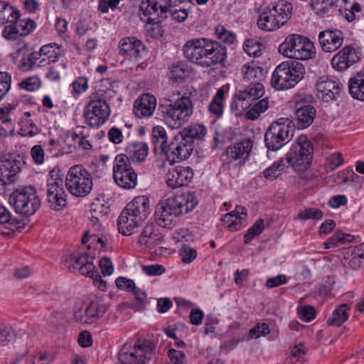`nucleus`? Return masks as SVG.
<instances>
[{"label": "nucleus", "mask_w": 364, "mask_h": 364, "mask_svg": "<svg viewBox=\"0 0 364 364\" xmlns=\"http://www.w3.org/2000/svg\"><path fill=\"white\" fill-rule=\"evenodd\" d=\"M183 53L189 62L204 68L220 64L227 58L225 46L205 38L186 41L183 47Z\"/></svg>", "instance_id": "nucleus-1"}, {"label": "nucleus", "mask_w": 364, "mask_h": 364, "mask_svg": "<svg viewBox=\"0 0 364 364\" xmlns=\"http://www.w3.org/2000/svg\"><path fill=\"white\" fill-rule=\"evenodd\" d=\"M198 200L194 193L186 192L160 200L154 218L158 225L165 228L175 226L176 218L192 211Z\"/></svg>", "instance_id": "nucleus-2"}, {"label": "nucleus", "mask_w": 364, "mask_h": 364, "mask_svg": "<svg viewBox=\"0 0 364 364\" xmlns=\"http://www.w3.org/2000/svg\"><path fill=\"white\" fill-rule=\"evenodd\" d=\"M116 95L112 89H102L88 96V102L83 110V117L89 127L98 128L109 119L111 114L109 103Z\"/></svg>", "instance_id": "nucleus-3"}, {"label": "nucleus", "mask_w": 364, "mask_h": 364, "mask_svg": "<svg viewBox=\"0 0 364 364\" xmlns=\"http://www.w3.org/2000/svg\"><path fill=\"white\" fill-rule=\"evenodd\" d=\"M173 95L178 98L175 101L168 100L167 103L160 104L159 109L166 125L172 129H177L190 120L194 108L190 97L181 95L180 91H176Z\"/></svg>", "instance_id": "nucleus-4"}, {"label": "nucleus", "mask_w": 364, "mask_h": 364, "mask_svg": "<svg viewBox=\"0 0 364 364\" xmlns=\"http://www.w3.org/2000/svg\"><path fill=\"white\" fill-rule=\"evenodd\" d=\"M95 255V252L65 255L62 262V267L70 271L78 270L81 274L92 278L95 285L99 289L105 291L107 288L106 282L102 279L100 272L92 262Z\"/></svg>", "instance_id": "nucleus-5"}, {"label": "nucleus", "mask_w": 364, "mask_h": 364, "mask_svg": "<svg viewBox=\"0 0 364 364\" xmlns=\"http://www.w3.org/2000/svg\"><path fill=\"white\" fill-rule=\"evenodd\" d=\"M304 66L296 61H284L277 66L272 75L271 85L277 90L294 87L305 75Z\"/></svg>", "instance_id": "nucleus-6"}, {"label": "nucleus", "mask_w": 364, "mask_h": 364, "mask_svg": "<svg viewBox=\"0 0 364 364\" xmlns=\"http://www.w3.org/2000/svg\"><path fill=\"white\" fill-rule=\"evenodd\" d=\"M282 55L299 60H307L315 57L316 51L314 43L299 34L288 35L278 48Z\"/></svg>", "instance_id": "nucleus-7"}, {"label": "nucleus", "mask_w": 364, "mask_h": 364, "mask_svg": "<svg viewBox=\"0 0 364 364\" xmlns=\"http://www.w3.org/2000/svg\"><path fill=\"white\" fill-rule=\"evenodd\" d=\"M156 346L149 340L138 341L134 346L121 348L116 364H146L155 358Z\"/></svg>", "instance_id": "nucleus-8"}, {"label": "nucleus", "mask_w": 364, "mask_h": 364, "mask_svg": "<svg viewBox=\"0 0 364 364\" xmlns=\"http://www.w3.org/2000/svg\"><path fill=\"white\" fill-rule=\"evenodd\" d=\"M64 183L68 191L78 198L88 196L93 186L91 174L82 165H75L69 168Z\"/></svg>", "instance_id": "nucleus-9"}, {"label": "nucleus", "mask_w": 364, "mask_h": 364, "mask_svg": "<svg viewBox=\"0 0 364 364\" xmlns=\"http://www.w3.org/2000/svg\"><path fill=\"white\" fill-rule=\"evenodd\" d=\"M15 211L23 216L33 215L41 206L36 188L31 186L16 189L9 197Z\"/></svg>", "instance_id": "nucleus-10"}, {"label": "nucleus", "mask_w": 364, "mask_h": 364, "mask_svg": "<svg viewBox=\"0 0 364 364\" xmlns=\"http://www.w3.org/2000/svg\"><path fill=\"white\" fill-rule=\"evenodd\" d=\"M313 159V146L306 135H300L287 154V162L296 171L309 168Z\"/></svg>", "instance_id": "nucleus-11"}, {"label": "nucleus", "mask_w": 364, "mask_h": 364, "mask_svg": "<svg viewBox=\"0 0 364 364\" xmlns=\"http://www.w3.org/2000/svg\"><path fill=\"white\" fill-rule=\"evenodd\" d=\"M264 95V87L259 82H251L244 89L236 91L230 105L231 110L235 114H242L251 107L253 102L259 100Z\"/></svg>", "instance_id": "nucleus-12"}, {"label": "nucleus", "mask_w": 364, "mask_h": 364, "mask_svg": "<svg viewBox=\"0 0 364 364\" xmlns=\"http://www.w3.org/2000/svg\"><path fill=\"white\" fill-rule=\"evenodd\" d=\"M113 178L117 186L124 189H132L137 185V174L127 155L117 154L115 156Z\"/></svg>", "instance_id": "nucleus-13"}, {"label": "nucleus", "mask_w": 364, "mask_h": 364, "mask_svg": "<svg viewBox=\"0 0 364 364\" xmlns=\"http://www.w3.org/2000/svg\"><path fill=\"white\" fill-rule=\"evenodd\" d=\"M291 123L288 118H280L271 124L264 136L265 144L269 150H279L290 140Z\"/></svg>", "instance_id": "nucleus-14"}, {"label": "nucleus", "mask_w": 364, "mask_h": 364, "mask_svg": "<svg viewBox=\"0 0 364 364\" xmlns=\"http://www.w3.org/2000/svg\"><path fill=\"white\" fill-rule=\"evenodd\" d=\"M62 177L50 172L47 179L46 201L49 207L55 210H60L67 205L68 195L64 188Z\"/></svg>", "instance_id": "nucleus-15"}, {"label": "nucleus", "mask_w": 364, "mask_h": 364, "mask_svg": "<svg viewBox=\"0 0 364 364\" xmlns=\"http://www.w3.org/2000/svg\"><path fill=\"white\" fill-rule=\"evenodd\" d=\"M22 161L14 155H6L0 160V195L7 193L9 187L16 181L22 168Z\"/></svg>", "instance_id": "nucleus-16"}, {"label": "nucleus", "mask_w": 364, "mask_h": 364, "mask_svg": "<svg viewBox=\"0 0 364 364\" xmlns=\"http://www.w3.org/2000/svg\"><path fill=\"white\" fill-rule=\"evenodd\" d=\"M252 146L253 141L250 139H245L228 146L220 157L223 167L230 169L234 164L244 163L248 159Z\"/></svg>", "instance_id": "nucleus-17"}, {"label": "nucleus", "mask_w": 364, "mask_h": 364, "mask_svg": "<svg viewBox=\"0 0 364 364\" xmlns=\"http://www.w3.org/2000/svg\"><path fill=\"white\" fill-rule=\"evenodd\" d=\"M194 147L195 144L191 142V139L186 138L179 132L169 144L166 159L171 162L186 160L192 154Z\"/></svg>", "instance_id": "nucleus-18"}, {"label": "nucleus", "mask_w": 364, "mask_h": 364, "mask_svg": "<svg viewBox=\"0 0 364 364\" xmlns=\"http://www.w3.org/2000/svg\"><path fill=\"white\" fill-rule=\"evenodd\" d=\"M360 55L358 48L351 45L346 46L332 58V67L338 72H344L360 61Z\"/></svg>", "instance_id": "nucleus-19"}, {"label": "nucleus", "mask_w": 364, "mask_h": 364, "mask_svg": "<svg viewBox=\"0 0 364 364\" xmlns=\"http://www.w3.org/2000/svg\"><path fill=\"white\" fill-rule=\"evenodd\" d=\"M119 53L131 60L139 61L147 53L144 43L135 36H128L122 38L118 44Z\"/></svg>", "instance_id": "nucleus-20"}, {"label": "nucleus", "mask_w": 364, "mask_h": 364, "mask_svg": "<svg viewBox=\"0 0 364 364\" xmlns=\"http://www.w3.org/2000/svg\"><path fill=\"white\" fill-rule=\"evenodd\" d=\"M36 27L34 20L31 18H21L20 16L4 26L2 31L3 36L7 40H16L19 36H26L32 33Z\"/></svg>", "instance_id": "nucleus-21"}, {"label": "nucleus", "mask_w": 364, "mask_h": 364, "mask_svg": "<svg viewBox=\"0 0 364 364\" xmlns=\"http://www.w3.org/2000/svg\"><path fill=\"white\" fill-rule=\"evenodd\" d=\"M194 173L190 166H178L168 171L165 175L166 185L175 189L188 186L193 180Z\"/></svg>", "instance_id": "nucleus-22"}, {"label": "nucleus", "mask_w": 364, "mask_h": 364, "mask_svg": "<svg viewBox=\"0 0 364 364\" xmlns=\"http://www.w3.org/2000/svg\"><path fill=\"white\" fill-rule=\"evenodd\" d=\"M107 308L103 304L97 302H90L85 307H80L74 311V319L76 322L82 324H92L95 323L105 314Z\"/></svg>", "instance_id": "nucleus-23"}, {"label": "nucleus", "mask_w": 364, "mask_h": 364, "mask_svg": "<svg viewBox=\"0 0 364 364\" xmlns=\"http://www.w3.org/2000/svg\"><path fill=\"white\" fill-rule=\"evenodd\" d=\"M318 97L323 102L336 100L341 95L342 85L328 77H321L316 84Z\"/></svg>", "instance_id": "nucleus-24"}, {"label": "nucleus", "mask_w": 364, "mask_h": 364, "mask_svg": "<svg viewBox=\"0 0 364 364\" xmlns=\"http://www.w3.org/2000/svg\"><path fill=\"white\" fill-rule=\"evenodd\" d=\"M247 212L246 208L237 205L234 210L225 214L222 220L230 232L240 230L246 225Z\"/></svg>", "instance_id": "nucleus-25"}, {"label": "nucleus", "mask_w": 364, "mask_h": 364, "mask_svg": "<svg viewBox=\"0 0 364 364\" xmlns=\"http://www.w3.org/2000/svg\"><path fill=\"white\" fill-rule=\"evenodd\" d=\"M156 104V98L153 95L142 94L134 102L133 112L136 117H149L153 115Z\"/></svg>", "instance_id": "nucleus-26"}, {"label": "nucleus", "mask_w": 364, "mask_h": 364, "mask_svg": "<svg viewBox=\"0 0 364 364\" xmlns=\"http://www.w3.org/2000/svg\"><path fill=\"white\" fill-rule=\"evenodd\" d=\"M318 41L322 50L333 52L343 43V36L339 30H326L319 33Z\"/></svg>", "instance_id": "nucleus-27"}, {"label": "nucleus", "mask_w": 364, "mask_h": 364, "mask_svg": "<svg viewBox=\"0 0 364 364\" xmlns=\"http://www.w3.org/2000/svg\"><path fill=\"white\" fill-rule=\"evenodd\" d=\"M163 240L162 235L155 230L153 225H147L144 228L138 240V244L144 250H151L160 245Z\"/></svg>", "instance_id": "nucleus-28"}, {"label": "nucleus", "mask_w": 364, "mask_h": 364, "mask_svg": "<svg viewBox=\"0 0 364 364\" xmlns=\"http://www.w3.org/2000/svg\"><path fill=\"white\" fill-rule=\"evenodd\" d=\"M124 210L143 222L150 213V200L146 196H136L127 203Z\"/></svg>", "instance_id": "nucleus-29"}, {"label": "nucleus", "mask_w": 364, "mask_h": 364, "mask_svg": "<svg viewBox=\"0 0 364 364\" xmlns=\"http://www.w3.org/2000/svg\"><path fill=\"white\" fill-rule=\"evenodd\" d=\"M107 237L102 233V230L99 232L95 231L92 227L85 233L82 238V243L87 245L89 250L93 249L94 251H97L98 252L107 250Z\"/></svg>", "instance_id": "nucleus-30"}, {"label": "nucleus", "mask_w": 364, "mask_h": 364, "mask_svg": "<svg viewBox=\"0 0 364 364\" xmlns=\"http://www.w3.org/2000/svg\"><path fill=\"white\" fill-rule=\"evenodd\" d=\"M109 210V207L100 200H96L90 205V225L95 231L102 230V222Z\"/></svg>", "instance_id": "nucleus-31"}, {"label": "nucleus", "mask_w": 364, "mask_h": 364, "mask_svg": "<svg viewBox=\"0 0 364 364\" xmlns=\"http://www.w3.org/2000/svg\"><path fill=\"white\" fill-rule=\"evenodd\" d=\"M257 26L262 31H273L283 25L269 6L262 9L257 19Z\"/></svg>", "instance_id": "nucleus-32"}, {"label": "nucleus", "mask_w": 364, "mask_h": 364, "mask_svg": "<svg viewBox=\"0 0 364 364\" xmlns=\"http://www.w3.org/2000/svg\"><path fill=\"white\" fill-rule=\"evenodd\" d=\"M142 221L140 219L124 209L122 211L117 220L119 231L124 235H131L133 230L139 227Z\"/></svg>", "instance_id": "nucleus-33"}, {"label": "nucleus", "mask_w": 364, "mask_h": 364, "mask_svg": "<svg viewBox=\"0 0 364 364\" xmlns=\"http://www.w3.org/2000/svg\"><path fill=\"white\" fill-rule=\"evenodd\" d=\"M316 110L311 105H304L296 108L294 112L297 127L299 129L309 127L314 122Z\"/></svg>", "instance_id": "nucleus-34"}, {"label": "nucleus", "mask_w": 364, "mask_h": 364, "mask_svg": "<svg viewBox=\"0 0 364 364\" xmlns=\"http://www.w3.org/2000/svg\"><path fill=\"white\" fill-rule=\"evenodd\" d=\"M348 90L351 97L364 101V70L354 73L348 81Z\"/></svg>", "instance_id": "nucleus-35"}, {"label": "nucleus", "mask_w": 364, "mask_h": 364, "mask_svg": "<svg viewBox=\"0 0 364 364\" xmlns=\"http://www.w3.org/2000/svg\"><path fill=\"white\" fill-rule=\"evenodd\" d=\"M151 143L155 152L160 151L166 156L169 148V144H168V135L164 127L156 126L152 129Z\"/></svg>", "instance_id": "nucleus-36"}, {"label": "nucleus", "mask_w": 364, "mask_h": 364, "mask_svg": "<svg viewBox=\"0 0 364 364\" xmlns=\"http://www.w3.org/2000/svg\"><path fill=\"white\" fill-rule=\"evenodd\" d=\"M19 53H21V58L18 63V68L20 70L27 73L37 69V58H39L37 51L20 49Z\"/></svg>", "instance_id": "nucleus-37"}, {"label": "nucleus", "mask_w": 364, "mask_h": 364, "mask_svg": "<svg viewBox=\"0 0 364 364\" xmlns=\"http://www.w3.org/2000/svg\"><path fill=\"white\" fill-rule=\"evenodd\" d=\"M270 8L274 11V14L284 26L291 17L293 12V6L291 3L287 0H280L272 4Z\"/></svg>", "instance_id": "nucleus-38"}, {"label": "nucleus", "mask_w": 364, "mask_h": 364, "mask_svg": "<svg viewBox=\"0 0 364 364\" xmlns=\"http://www.w3.org/2000/svg\"><path fill=\"white\" fill-rule=\"evenodd\" d=\"M126 152L129 160L144 161L148 155L149 147L145 142H135L126 148Z\"/></svg>", "instance_id": "nucleus-39"}, {"label": "nucleus", "mask_w": 364, "mask_h": 364, "mask_svg": "<svg viewBox=\"0 0 364 364\" xmlns=\"http://www.w3.org/2000/svg\"><path fill=\"white\" fill-rule=\"evenodd\" d=\"M225 94L223 87L219 88L208 105V112L215 118L218 119L223 114L225 101Z\"/></svg>", "instance_id": "nucleus-40"}, {"label": "nucleus", "mask_w": 364, "mask_h": 364, "mask_svg": "<svg viewBox=\"0 0 364 364\" xmlns=\"http://www.w3.org/2000/svg\"><path fill=\"white\" fill-rule=\"evenodd\" d=\"M21 16L18 9L9 3L0 0V27L6 23L11 24Z\"/></svg>", "instance_id": "nucleus-41"}, {"label": "nucleus", "mask_w": 364, "mask_h": 364, "mask_svg": "<svg viewBox=\"0 0 364 364\" xmlns=\"http://www.w3.org/2000/svg\"><path fill=\"white\" fill-rule=\"evenodd\" d=\"M241 75L245 81L257 80L264 76V70L255 62H249L242 66Z\"/></svg>", "instance_id": "nucleus-42"}, {"label": "nucleus", "mask_w": 364, "mask_h": 364, "mask_svg": "<svg viewBox=\"0 0 364 364\" xmlns=\"http://www.w3.org/2000/svg\"><path fill=\"white\" fill-rule=\"evenodd\" d=\"M269 107V101L267 97L252 102L245 112V117L250 120H255L259 117L261 114L264 112Z\"/></svg>", "instance_id": "nucleus-43"}, {"label": "nucleus", "mask_w": 364, "mask_h": 364, "mask_svg": "<svg viewBox=\"0 0 364 364\" xmlns=\"http://www.w3.org/2000/svg\"><path fill=\"white\" fill-rule=\"evenodd\" d=\"M350 309L349 304H343L340 305L333 311L332 316L327 320V323L330 326H341L348 320Z\"/></svg>", "instance_id": "nucleus-44"}, {"label": "nucleus", "mask_w": 364, "mask_h": 364, "mask_svg": "<svg viewBox=\"0 0 364 364\" xmlns=\"http://www.w3.org/2000/svg\"><path fill=\"white\" fill-rule=\"evenodd\" d=\"M190 75V72L186 64L178 63L173 65L169 71V79L175 82L184 81Z\"/></svg>", "instance_id": "nucleus-45"}, {"label": "nucleus", "mask_w": 364, "mask_h": 364, "mask_svg": "<svg viewBox=\"0 0 364 364\" xmlns=\"http://www.w3.org/2000/svg\"><path fill=\"white\" fill-rule=\"evenodd\" d=\"M180 133L186 138L191 139V142L194 144L195 139H201L205 136L206 127L202 124H193L185 128Z\"/></svg>", "instance_id": "nucleus-46"}, {"label": "nucleus", "mask_w": 364, "mask_h": 364, "mask_svg": "<svg viewBox=\"0 0 364 364\" xmlns=\"http://www.w3.org/2000/svg\"><path fill=\"white\" fill-rule=\"evenodd\" d=\"M354 240V236L350 234H345L341 231L336 232L329 237L324 243L326 249L338 247L341 245H345L347 242H351Z\"/></svg>", "instance_id": "nucleus-47"}, {"label": "nucleus", "mask_w": 364, "mask_h": 364, "mask_svg": "<svg viewBox=\"0 0 364 364\" xmlns=\"http://www.w3.org/2000/svg\"><path fill=\"white\" fill-rule=\"evenodd\" d=\"M39 57L41 55L48 58V61L55 63L61 55V50L56 43H49L43 46L39 51H37Z\"/></svg>", "instance_id": "nucleus-48"}, {"label": "nucleus", "mask_w": 364, "mask_h": 364, "mask_svg": "<svg viewBox=\"0 0 364 364\" xmlns=\"http://www.w3.org/2000/svg\"><path fill=\"white\" fill-rule=\"evenodd\" d=\"M21 223L13 219L10 212L3 205H0V225H6V228L11 231L18 230Z\"/></svg>", "instance_id": "nucleus-49"}, {"label": "nucleus", "mask_w": 364, "mask_h": 364, "mask_svg": "<svg viewBox=\"0 0 364 364\" xmlns=\"http://www.w3.org/2000/svg\"><path fill=\"white\" fill-rule=\"evenodd\" d=\"M285 166V160L284 159H280L279 160L274 162L271 166L267 168L263 172V176L266 179L271 181L274 180L282 175Z\"/></svg>", "instance_id": "nucleus-50"}, {"label": "nucleus", "mask_w": 364, "mask_h": 364, "mask_svg": "<svg viewBox=\"0 0 364 364\" xmlns=\"http://www.w3.org/2000/svg\"><path fill=\"white\" fill-rule=\"evenodd\" d=\"M71 95L74 97L81 95L87 92L89 88V79L85 76H80L75 78L70 85Z\"/></svg>", "instance_id": "nucleus-51"}, {"label": "nucleus", "mask_w": 364, "mask_h": 364, "mask_svg": "<svg viewBox=\"0 0 364 364\" xmlns=\"http://www.w3.org/2000/svg\"><path fill=\"white\" fill-rule=\"evenodd\" d=\"M262 46L257 40L250 38L244 42L243 50L249 56L257 58L262 55Z\"/></svg>", "instance_id": "nucleus-52"}, {"label": "nucleus", "mask_w": 364, "mask_h": 364, "mask_svg": "<svg viewBox=\"0 0 364 364\" xmlns=\"http://www.w3.org/2000/svg\"><path fill=\"white\" fill-rule=\"evenodd\" d=\"M42 82L38 75H33L25 78L18 83L21 89L28 92H35L41 88Z\"/></svg>", "instance_id": "nucleus-53"}, {"label": "nucleus", "mask_w": 364, "mask_h": 364, "mask_svg": "<svg viewBox=\"0 0 364 364\" xmlns=\"http://www.w3.org/2000/svg\"><path fill=\"white\" fill-rule=\"evenodd\" d=\"M15 333L13 328L6 323H0V346H6L14 341Z\"/></svg>", "instance_id": "nucleus-54"}, {"label": "nucleus", "mask_w": 364, "mask_h": 364, "mask_svg": "<svg viewBox=\"0 0 364 364\" xmlns=\"http://www.w3.org/2000/svg\"><path fill=\"white\" fill-rule=\"evenodd\" d=\"M215 34L218 39L227 44L233 43L236 38L235 33L228 31L223 25L215 27Z\"/></svg>", "instance_id": "nucleus-55"}, {"label": "nucleus", "mask_w": 364, "mask_h": 364, "mask_svg": "<svg viewBox=\"0 0 364 364\" xmlns=\"http://www.w3.org/2000/svg\"><path fill=\"white\" fill-rule=\"evenodd\" d=\"M264 228V220L262 219L257 220L244 235L245 243H250L255 236L262 233Z\"/></svg>", "instance_id": "nucleus-56"}, {"label": "nucleus", "mask_w": 364, "mask_h": 364, "mask_svg": "<svg viewBox=\"0 0 364 364\" xmlns=\"http://www.w3.org/2000/svg\"><path fill=\"white\" fill-rule=\"evenodd\" d=\"M361 11V6L358 3H354L350 5V8H344L341 10L342 16L348 22H352L354 20L359 18V13Z\"/></svg>", "instance_id": "nucleus-57"}, {"label": "nucleus", "mask_w": 364, "mask_h": 364, "mask_svg": "<svg viewBox=\"0 0 364 364\" xmlns=\"http://www.w3.org/2000/svg\"><path fill=\"white\" fill-rule=\"evenodd\" d=\"M343 163V155L340 152L330 154L326 159L325 167L328 171H333Z\"/></svg>", "instance_id": "nucleus-58"}, {"label": "nucleus", "mask_w": 364, "mask_h": 364, "mask_svg": "<svg viewBox=\"0 0 364 364\" xmlns=\"http://www.w3.org/2000/svg\"><path fill=\"white\" fill-rule=\"evenodd\" d=\"M11 76L7 72L0 71V102L11 89Z\"/></svg>", "instance_id": "nucleus-59"}, {"label": "nucleus", "mask_w": 364, "mask_h": 364, "mask_svg": "<svg viewBox=\"0 0 364 364\" xmlns=\"http://www.w3.org/2000/svg\"><path fill=\"white\" fill-rule=\"evenodd\" d=\"M271 330L267 323H258L249 331L251 338H259L270 334Z\"/></svg>", "instance_id": "nucleus-60"}, {"label": "nucleus", "mask_w": 364, "mask_h": 364, "mask_svg": "<svg viewBox=\"0 0 364 364\" xmlns=\"http://www.w3.org/2000/svg\"><path fill=\"white\" fill-rule=\"evenodd\" d=\"M323 217L321 210L315 208H309L299 213V218L304 220L309 219L320 220Z\"/></svg>", "instance_id": "nucleus-61"}, {"label": "nucleus", "mask_w": 364, "mask_h": 364, "mask_svg": "<svg viewBox=\"0 0 364 364\" xmlns=\"http://www.w3.org/2000/svg\"><path fill=\"white\" fill-rule=\"evenodd\" d=\"M146 35L148 38H159L163 36L164 31L159 23L148 22L145 26Z\"/></svg>", "instance_id": "nucleus-62"}, {"label": "nucleus", "mask_w": 364, "mask_h": 364, "mask_svg": "<svg viewBox=\"0 0 364 364\" xmlns=\"http://www.w3.org/2000/svg\"><path fill=\"white\" fill-rule=\"evenodd\" d=\"M38 132L37 126L28 122L26 119L22 121L21 127L19 130V134L23 136H33Z\"/></svg>", "instance_id": "nucleus-63"}, {"label": "nucleus", "mask_w": 364, "mask_h": 364, "mask_svg": "<svg viewBox=\"0 0 364 364\" xmlns=\"http://www.w3.org/2000/svg\"><path fill=\"white\" fill-rule=\"evenodd\" d=\"M35 359L37 360V361H38L37 363H36V360H34L32 358H31L28 360L27 351H26L24 354L18 356L14 360V361L13 363H11V364H19L23 362L26 363V364H48V363H44V361L46 360V356L43 354L39 355L38 357H36Z\"/></svg>", "instance_id": "nucleus-64"}]
</instances>
